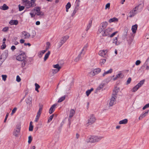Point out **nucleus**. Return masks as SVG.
<instances>
[{
  "label": "nucleus",
  "mask_w": 149,
  "mask_h": 149,
  "mask_svg": "<svg viewBox=\"0 0 149 149\" xmlns=\"http://www.w3.org/2000/svg\"><path fill=\"white\" fill-rule=\"evenodd\" d=\"M112 31V29L110 28H108L105 30H103L101 28H99L97 31V33L98 34L101 33L102 36L103 37H109Z\"/></svg>",
  "instance_id": "1"
},
{
  "label": "nucleus",
  "mask_w": 149,
  "mask_h": 149,
  "mask_svg": "<svg viewBox=\"0 0 149 149\" xmlns=\"http://www.w3.org/2000/svg\"><path fill=\"white\" fill-rule=\"evenodd\" d=\"M103 138V137L100 136H91L88 139V141L93 143L97 142L100 141Z\"/></svg>",
  "instance_id": "2"
},
{
  "label": "nucleus",
  "mask_w": 149,
  "mask_h": 149,
  "mask_svg": "<svg viewBox=\"0 0 149 149\" xmlns=\"http://www.w3.org/2000/svg\"><path fill=\"white\" fill-rule=\"evenodd\" d=\"M36 0H31L30 1H28L25 4V6L27 8H32L35 7L36 6L35 3Z\"/></svg>",
  "instance_id": "3"
},
{
  "label": "nucleus",
  "mask_w": 149,
  "mask_h": 149,
  "mask_svg": "<svg viewBox=\"0 0 149 149\" xmlns=\"http://www.w3.org/2000/svg\"><path fill=\"white\" fill-rule=\"evenodd\" d=\"M96 120L95 118L93 115H91L89 117L88 122L86 124V126L87 127L92 125L95 122Z\"/></svg>",
  "instance_id": "4"
},
{
  "label": "nucleus",
  "mask_w": 149,
  "mask_h": 149,
  "mask_svg": "<svg viewBox=\"0 0 149 149\" xmlns=\"http://www.w3.org/2000/svg\"><path fill=\"white\" fill-rule=\"evenodd\" d=\"M20 125L17 124L16 126V129L13 132V134L15 136L17 137L18 136L20 131Z\"/></svg>",
  "instance_id": "5"
},
{
  "label": "nucleus",
  "mask_w": 149,
  "mask_h": 149,
  "mask_svg": "<svg viewBox=\"0 0 149 149\" xmlns=\"http://www.w3.org/2000/svg\"><path fill=\"white\" fill-rule=\"evenodd\" d=\"M26 56L25 54L23 52L18 55L16 57V59L19 61H23L26 59Z\"/></svg>",
  "instance_id": "6"
},
{
  "label": "nucleus",
  "mask_w": 149,
  "mask_h": 149,
  "mask_svg": "<svg viewBox=\"0 0 149 149\" xmlns=\"http://www.w3.org/2000/svg\"><path fill=\"white\" fill-rule=\"evenodd\" d=\"M101 71V69L98 68L92 70L89 73V74L90 76H93L99 73Z\"/></svg>",
  "instance_id": "7"
},
{
  "label": "nucleus",
  "mask_w": 149,
  "mask_h": 149,
  "mask_svg": "<svg viewBox=\"0 0 149 149\" xmlns=\"http://www.w3.org/2000/svg\"><path fill=\"white\" fill-rule=\"evenodd\" d=\"M69 36H65L63 37L61 39L60 42L59 43V47H61L62 45L69 38Z\"/></svg>",
  "instance_id": "8"
},
{
  "label": "nucleus",
  "mask_w": 149,
  "mask_h": 149,
  "mask_svg": "<svg viewBox=\"0 0 149 149\" xmlns=\"http://www.w3.org/2000/svg\"><path fill=\"white\" fill-rule=\"evenodd\" d=\"M117 97L113 96L112 95L110 99V102L109 103V106L110 107L112 106L116 103V99Z\"/></svg>",
  "instance_id": "9"
},
{
  "label": "nucleus",
  "mask_w": 149,
  "mask_h": 149,
  "mask_svg": "<svg viewBox=\"0 0 149 149\" xmlns=\"http://www.w3.org/2000/svg\"><path fill=\"white\" fill-rule=\"evenodd\" d=\"M30 36V34L25 31H23L22 33L21 38L23 39H27L29 38Z\"/></svg>",
  "instance_id": "10"
},
{
  "label": "nucleus",
  "mask_w": 149,
  "mask_h": 149,
  "mask_svg": "<svg viewBox=\"0 0 149 149\" xmlns=\"http://www.w3.org/2000/svg\"><path fill=\"white\" fill-rule=\"evenodd\" d=\"M143 7V5L142 3H140L137 6H136L134 8L136 10L138 13L141 11Z\"/></svg>",
  "instance_id": "11"
},
{
  "label": "nucleus",
  "mask_w": 149,
  "mask_h": 149,
  "mask_svg": "<svg viewBox=\"0 0 149 149\" xmlns=\"http://www.w3.org/2000/svg\"><path fill=\"white\" fill-rule=\"evenodd\" d=\"M138 12L134 8L132 10L130 11L129 13V17H134Z\"/></svg>",
  "instance_id": "12"
},
{
  "label": "nucleus",
  "mask_w": 149,
  "mask_h": 149,
  "mask_svg": "<svg viewBox=\"0 0 149 149\" xmlns=\"http://www.w3.org/2000/svg\"><path fill=\"white\" fill-rule=\"evenodd\" d=\"M107 24L108 23L107 22H103L100 24L99 28H101L102 29L104 30L106 28Z\"/></svg>",
  "instance_id": "13"
},
{
  "label": "nucleus",
  "mask_w": 149,
  "mask_h": 149,
  "mask_svg": "<svg viewBox=\"0 0 149 149\" xmlns=\"http://www.w3.org/2000/svg\"><path fill=\"white\" fill-rule=\"evenodd\" d=\"M39 109L37 113V116H40L41 114L42 110L43 105L41 104H39Z\"/></svg>",
  "instance_id": "14"
},
{
  "label": "nucleus",
  "mask_w": 149,
  "mask_h": 149,
  "mask_svg": "<svg viewBox=\"0 0 149 149\" xmlns=\"http://www.w3.org/2000/svg\"><path fill=\"white\" fill-rule=\"evenodd\" d=\"M107 52V50H101L99 52L98 54L101 56H104L106 55V54Z\"/></svg>",
  "instance_id": "15"
},
{
  "label": "nucleus",
  "mask_w": 149,
  "mask_h": 149,
  "mask_svg": "<svg viewBox=\"0 0 149 149\" xmlns=\"http://www.w3.org/2000/svg\"><path fill=\"white\" fill-rule=\"evenodd\" d=\"M32 98L30 96H29L27 99L26 100V103L29 105V106L31 107V104Z\"/></svg>",
  "instance_id": "16"
},
{
  "label": "nucleus",
  "mask_w": 149,
  "mask_h": 149,
  "mask_svg": "<svg viewBox=\"0 0 149 149\" xmlns=\"http://www.w3.org/2000/svg\"><path fill=\"white\" fill-rule=\"evenodd\" d=\"M119 91V88H115L113 91V93L112 94V95L113 96L117 97L116 95H117V94Z\"/></svg>",
  "instance_id": "17"
},
{
  "label": "nucleus",
  "mask_w": 149,
  "mask_h": 149,
  "mask_svg": "<svg viewBox=\"0 0 149 149\" xmlns=\"http://www.w3.org/2000/svg\"><path fill=\"white\" fill-rule=\"evenodd\" d=\"M104 87V84H101L99 86L97 87V88L96 89L95 91V93H97L101 89H102Z\"/></svg>",
  "instance_id": "18"
},
{
  "label": "nucleus",
  "mask_w": 149,
  "mask_h": 149,
  "mask_svg": "<svg viewBox=\"0 0 149 149\" xmlns=\"http://www.w3.org/2000/svg\"><path fill=\"white\" fill-rule=\"evenodd\" d=\"M75 111L72 109H71L70 111V114L69 116V118H71L73 117L74 114L75 113Z\"/></svg>",
  "instance_id": "19"
},
{
  "label": "nucleus",
  "mask_w": 149,
  "mask_h": 149,
  "mask_svg": "<svg viewBox=\"0 0 149 149\" xmlns=\"http://www.w3.org/2000/svg\"><path fill=\"white\" fill-rule=\"evenodd\" d=\"M56 106V104H54L52 106L49 110V112L50 114L54 112L55 110V107Z\"/></svg>",
  "instance_id": "20"
},
{
  "label": "nucleus",
  "mask_w": 149,
  "mask_h": 149,
  "mask_svg": "<svg viewBox=\"0 0 149 149\" xmlns=\"http://www.w3.org/2000/svg\"><path fill=\"white\" fill-rule=\"evenodd\" d=\"M9 24H10L11 25H17L18 24V21L17 20H11L9 22Z\"/></svg>",
  "instance_id": "21"
},
{
  "label": "nucleus",
  "mask_w": 149,
  "mask_h": 149,
  "mask_svg": "<svg viewBox=\"0 0 149 149\" xmlns=\"http://www.w3.org/2000/svg\"><path fill=\"white\" fill-rule=\"evenodd\" d=\"M137 25L136 24H135L134 25H133L132 28V32L133 33H135L136 32V31L137 29Z\"/></svg>",
  "instance_id": "22"
},
{
  "label": "nucleus",
  "mask_w": 149,
  "mask_h": 149,
  "mask_svg": "<svg viewBox=\"0 0 149 149\" xmlns=\"http://www.w3.org/2000/svg\"><path fill=\"white\" fill-rule=\"evenodd\" d=\"M145 68H146V69L147 70H149V66L148 65V64L147 65H145V63H144L143 65H142L141 68L142 70H143Z\"/></svg>",
  "instance_id": "23"
},
{
  "label": "nucleus",
  "mask_w": 149,
  "mask_h": 149,
  "mask_svg": "<svg viewBox=\"0 0 149 149\" xmlns=\"http://www.w3.org/2000/svg\"><path fill=\"white\" fill-rule=\"evenodd\" d=\"M92 20L90 19L89 22L88 24L87 25L86 29V31H88L89 29L91 28L92 26Z\"/></svg>",
  "instance_id": "24"
},
{
  "label": "nucleus",
  "mask_w": 149,
  "mask_h": 149,
  "mask_svg": "<svg viewBox=\"0 0 149 149\" xmlns=\"http://www.w3.org/2000/svg\"><path fill=\"white\" fill-rule=\"evenodd\" d=\"M50 54V51H48V52L46 54L44 59V61H46V60L47 59Z\"/></svg>",
  "instance_id": "25"
},
{
  "label": "nucleus",
  "mask_w": 149,
  "mask_h": 149,
  "mask_svg": "<svg viewBox=\"0 0 149 149\" xmlns=\"http://www.w3.org/2000/svg\"><path fill=\"white\" fill-rule=\"evenodd\" d=\"M78 7L79 6H77V5L75 8L74 9L73 11V13H72V17H73L74 16V15H75L76 13H77V11L78 10Z\"/></svg>",
  "instance_id": "26"
},
{
  "label": "nucleus",
  "mask_w": 149,
  "mask_h": 149,
  "mask_svg": "<svg viewBox=\"0 0 149 149\" xmlns=\"http://www.w3.org/2000/svg\"><path fill=\"white\" fill-rule=\"evenodd\" d=\"M71 4L70 2H68L65 6V8H66V11L67 12H68V9H69L71 7Z\"/></svg>",
  "instance_id": "27"
},
{
  "label": "nucleus",
  "mask_w": 149,
  "mask_h": 149,
  "mask_svg": "<svg viewBox=\"0 0 149 149\" xmlns=\"http://www.w3.org/2000/svg\"><path fill=\"white\" fill-rule=\"evenodd\" d=\"M145 80L144 79L142 80L141 81L136 85L139 88L142 86Z\"/></svg>",
  "instance_id": "28"
},
{
  "label": "nucleus",
  "mask_w": 149,
  "mask_h": 149,
  "mask_svg": "<svg viewBox=\"0 0 149 149\" xmlns=\"http://www.w3.org/2000/svg\"><path fill=\"white\" fill-rule=\"evenodd\" d=\"M128 122V120L127 119H125L122 120H120L119 122V124H126Z\"/></svg>",
  "instance_id": "29"
},
{
  "label": "nucleus",
  "mask_w": 149,
  "mask_h": 149,
  "mask_svg": "<svg viewBox=\"0 0 149 149\" xmlns=\"http://www.w3.org/2000/svg\"><path fill=\"white\" fill-rule=\"evenodd\" d=\"M118 19L116 17H113L112 18L110 19L109 20V23H111L112 22H115L118 21Z\"/></svg>",
  "instance_id": "30"
},
{
  "label": "nucleus",
  "mask_w": 149,
  "mask_h": 149,
  "mask_svg": "<svg viewBox=\"0 0 149 149\" xmlns=\"http://www.w3.org/2000/svg\"><path fill=\"white\" fill-rule=\"evenodd\" d=\"M8 6H7V5L5 4H3V5L2 6L1 8V9L3 10H7L8 9Z\"/></svg>",
  "instance_id": "31"
},
{
  "label": "nucleus",
  "mask_w": 149,
  "mask_h": 149,
  "mask_svg": "<svg viewBox=\"0 0 149 149\" xmlns=\"http://www.w3.org/2000/svg\"><path fill=\"white\" fill-rule=\"evenodd\" d=\"M112 72V70L111 69H110L109 70L107 71H106L104 72V73L103 74L102 76L103 77L104 76L108 74L111 73Z\"/></svg>",
  "instance_id": "32"
},
{
  "label": "nucleus",
  "mask_w": 149,
  "mask_h": 149,
  "mask_svg": "<svg viewBox=\"0 0 149 149\" xmlns=\"http://www.w3.org/2000/svg\"><path fill=\"white\" fill-rule=\"evenodd\" d=\"M93 90V88H91L90 89L88 90L86 92V94L87 96H88L91 92Z\"/></svg>",
  "instance_id": "33"
},
{
  "label": "nucleus",
  "mask_w": 149,
  "mask_h": 149,
  "mask_svg": "<svg viewBox=\"0 0 149 149\" xmlns=\"http://www.w3.org/2000/svg\"><path fill=\"white\" fill-rule=\"evenodd\" d=\"M32 121L30 122V123L29 126V130L30 131H32L33 130V126L32 125Z\"/></svg>",
  "instance_id": "34"
},
{
  "label": "nucleus",
  "mask_w": 149,
  "mask_h": 149,
  "mask_svg": "<svg viewBox=\"0 0 149 149\" xmlns=\"http://www.w3.org/2000/svg\"><path fill=\"white\" fill-rule=\"evenodd\" d=\"M113 43H115L116 45H118L119 44V43L117 42L118 39L117 37H115L113 39Z\"/></svg>",
  "instance_id": "35"
},
{
  "label": "nucleus",
  "mask_w": 149,
  "mask_h": 149,
  "mask_svg": "<svg viewBox=\"0 0 149 149\" xmlns=\"http://www.w3.org/2000/svg\"><path fill=\"white\" fill-rule=\"evenodd\" d=\"M139 88L136 85L132 89V92H135Z\"/></svg>",
  "instance_id": "36"
},
{
  "label": "nucleus",
  "mask_w": 149,
  "mask_h": 149,
  "mask_svg": "<svg viewBox=\"0 0 149 149\" xmlns=\"http://www.w3.org/2000/svg\"><path fill=\"white\" fill-rule=\"evenodd\" d=\"M53 67L54 68L58 69V70H59L61 68V67L59 66V65L58 64H57L56 65H53Z\"/></svg>",
  "instance_id": "37"
},
{
  "label": "nucleus",
  "mask_w": 149,
  "mask_h": 149,
  "mask_svg": "<svg viewBox=\"0 0 149 149\" xmlns=\"http://www.w3.org/2000/svg\"><path fill=\"white\" fill-rule=\"evenodd\" d=\"M47 50H43L40 51L39 54V56L40 58H41L42 55L44 54L46 51Z\"/></svg>",
  "instance_id": "38"
},
{
  "label": "nucleus",
  "mask_w": 149,
  "mask_h": 149,
  "mask_svg": "<svg viewBox=\"0 0 149 149\" xmlns=\"http://www.w3.org/2000/svg\"><path fill=\"white\" fill-rule=\"evenodd\" d=\"M35 86L36 87L35 90L38 92H39L38 89L40 88V86L37 84L35 83Z\"/></svg>",
  "instance_id": "39"
},
{
  "label": "nucleus",
  "mask_w": 149,
  "mask_h": 149,
  "mask_svg": "<svg viewBox=\"0 0 149 149\" xmlns=\"http://www.w3.org/2000/svg\"><path fill=\"white\" fill-rule=\"evenodd\" d=\"M106 61L105 59H101L100 60V63L101 65H103Z\"/></svg>",
  "instance_id": "40"
},
{
  "label": "nucleus",
  "mask_w": 149,
  "mask_h": 149,
  "mask_svg": "<svg viewBox=\"0 0 149 149\" xmlns=\"http://www.w3.org/2000/svg\"><path fill=\"white\" fill-rule=\"evenodd\" d=\"M84 53L85 52H82L81 51V53L78 55V56L81 59L82 57L84 55Z\"/></svg>",
  "instance_id": "41"
},
{
  "label": "nucleus",
  "mask_w": 149,
  "mask_h": 149,
  "mask_svg": "<svg viewBox=\"0 0 149 149\" xmlns=\"http://www.w3.org/2000/svg\"><path fill=\"white\" fill-rule=\"evenodd\" d=\"M124 77V75L121 73H119L117 75V77L118 78H123Z\"/></svg>",
  "instance_id": "42"
},
{
  "label": "nucleus",
  "mask_w": 149,
  "mask_h": 149,
  "mask_svg": "<svg viewBox=\"0 0 149 149\" xmlns=\"http://www.w3.org/2000/svg\"><path fill=\"white\" fill-rule=\"evenodd\" d=\"M65 96H63L61 97V98L59 99L58 100V102H62L63 100H65Z\"/></svg>",
  "instance_id": "43"
},
{
  "label": "nucleus",
  "mask_w": 149,
  "mask_h": 149,
  "mask_svg": "<svg viewBox=\"0 0 149 149\" xmlns=\"http://www.w3.org/2000/svg\"><path fill=\"white\" fill-rule=\"evenodd\" d=\"M148 113V110H147L144 113L142 114L141 115L142 118H143L146 116Z\"/></svg>",
  "instance_id": "44"
},
{
  "label": "nucleus",
  "mask_w": 149,
  "mask_h": 149,
  "mask_svg": "<svg viewBox=\"0 0 149 149\" xmlns=\"http://www.w3.org/2000/svg\"><path fill=\"white\" fill-rule=\"evenodd\" d=\"M34 10H36L37 12L40 11V7H35Z\"/></svg>",
  "instance_id": "45"
},
{
  "label": "nucleus",
  "mask_w": 149,
  "mask_h": 149,
  "mask_svg": "<svg viewBox=\"0 0 149 149\" xmlns=\"http://www.w3.org/2000/svg\"><path fill=\"white\" fill-rule=\"evenodd\" d=\"M19 11H21L24 9V7L23 6H20V5L19 4Z\"/></svg>",
  "instance_id": "46"
},
{
  "label": "nucleus",
  "mask_w": 149,
  "mask_h": 149,
  "mask_svg": "<svg viewBox=\"0 0 149 149\" xmlns=\"http://www.w3.org/2000/svg\"><path fill=\"white\" fill-rule=\"evenodd\" d=\"M6 47L5 42H3V44L1 46V49H5Z\"/></svg>",
  "instance_id": "47"
},
{
  "label": "nucleus",
  "mask_w": 149,
  "mask_h": 149,
  "mask_svg": "<svg viewBox=\"0 0 149 149\" xmlns=\"http://www.w3.org/2000/svg\"><path fill=\"white\" fill-rule=\"evenodd\" d=\"M8 29L9 27H6L3 28L2 30V31L3 32H6L8 31Z\"/></svg>",
  "instance_id": "48"
},
{
  "label": "nucleus",
  "mask_w": 149,
  "mask_h": 149,
  "mask_svg": "<svg viewBox=\"0 0 149 149\" xmlns=\"http://www.w3.org/2000/svg\"><path fill=\"white\" fill-rule=\"evenodd\" d=\"M50 45V44L49 42H47L46 43V50L47 49H48L49 48Z\"/></svg>",
  "instance_id": "49"
},
{
  "label": "nucleus",
  "mask_w": 149,
  "mask_h": 149,
  "mask_svg": "<svg viewBox=\"0 0 149 149\" xmlns=\"http://www.w3.org/2000/svg\"><path fill=\"white\" fill-rule=\"evenodd\" d=\"M32 139L31 136H30L28 137V143H30L32 141Z\"/></svg>",
  "instance_id": "50"
},
{
  "label": "nucleus",
  "mask_w": 149,
  "mask_h": 149,
  "mask_svg": "<svg viewBox=\"0 0 149 149\" xmlns=\"http://www.w3.org/2000/svg\"><path fill=\"white\" fill-rule=\"evenodd\" d=\"M148 107H149V103L145 105L143 108V109L145 110Z\"/></svg>",
  "instance_id": "51"
},
{
  "label": "nucleus",
  "mask_w": 149,
  "mask_h": 149,
  "mask_svg": "<svg viewBox=\"0 0 149 149\" xmlns=\"http://www.w3.org/2000/svg\"><path fill=\"white\" fill-rule=\"evenodd\" d=\"M54 116V115H52L49 118L48 120V122H50L52 119V118Z\"/></svg>",
  "instance_id": "52"
},
{
  "label": "nucleus",
  "mask_w": 149,
  "mask_h": 149,
  "mask_svg": "<svg viewBox=\"0 0 149 149\" xmlns=\"http://www.w3.org/2000/svg\"><path fill=\"white\" fill-rule=\"evenodd\" d=\"M110 7V3H108L105 6V9H106L107 8L109 9Z\"/></svg>",
  "instance_id": "53"
},
{
  "label": "nucleus",
  "mask_w": 149,
  "mask_h": 149,
  "mask_svg": "<svg viewBox=\"0 0 149 149\" xmlns=\"http://www.w3.org/2000/svg\"><path fill=\"white\" fill-rule=\"evenodd\" d=\"M2 79L4 81H5L6 80L7 78V75H2Z\"/></svg>",
  "instance_id": "54"
},
{
  "label": "nucleus",
  "mask_w": 149,
  "mask_h": 149,
  "mask_svg": "<svg viewBox=\"0 0 149 149\" xmlns=\"http://www.w3.org/2000/svg\"><path fill=\"white\" fill-rule=\"evenodd\" d=\"M17 108L16 107L14 108L13 110H12V113H11V115H13L16 111L17 110Z\"/></svg>",
  "instance_id": "55"
},
{
  "label": "nucleus",
  "mask_w": 149,
  "mask_h": 149,
  "mask_svg": "<svg viewBox=\"0 0 149 149\" xmlns=\"http://www.w3.org/2000/svg\"><path fill=\"white\" fill-rule=\"evenodd\" d=\"M21 78L19 76L17 75L16 77V81L18 82H19L21 81Z\"/></svg>",
  "instance_id": "56"
},
{
  "label": "nucleus",
  "mask_w": 149,
  "mask_h": 149,
  "mask_svg": "<svg viewBox=\"0 0 149 149\" xmlns=\"http://www.w3.org/2000/svg\"><path fill=\"white\" fill-rule=\"evenodd\" d=\"M118 33L117 31H116L115 32H113L112 34H111L109 36L111 38L114 35H115L117 33Z\"/></svg>",
  "instance_id": "57"
},
{
  "label": "nucleus",
  "mask_w": 149,
  "mask_h": 149,
  "mask_svg": "<svg viewBox=\"0 0 149 149\" xmlns=\"http://www.w3.org/2000/svg\"><path fill=\"white\" fill-rule=\"evenodd\" d=\"M141 63V61L139 60H138L136 61L135 63V64L136 65H139Z\"/></svg>",
  "instance_id": "58"
},
{
  "label": "nucleus",
  "mask_w": 149,
  "mask_h": 149,
  "mask_svg": "<svg viewBox=\"0 0 149 149\" xmlns=\"http://www.w3.org/2000/svg\"><path fill=\"white\" fill-rule=\"evenodd\" d=\"M131 79L130 77H129L128 78L127 81V84H130L131 81Z\"/></svg>",
  "instance_id": "59"
},
{
  "label": "nucleus",
  "mask_w": 149,
  "mask_h": 149,
  "mask_svg": "<svg viewBox=\"0 0 149 149\" xmlns=\"http://www.w3.org/2000/svg\"><path fill=\"white\" fill-rule=\"evenodd\" d=\"M58 69H55L53 70V73L54 74H55L58 72L59 70H58Z\"/></svg>",
  "instance_id": "60"
},
{
  "label": "nucleus",
  "mask_w": 149,
  "mask_h": 149,
  "mask_svg": "<svg viewBox=\"0 0 149 149\" xmlns=\"http://www.w3.org/2000/svg\"><path fill=\"white\" fill-rule=\"evenodd\" d=\"M40 117V116L36 115V116L35 118V122H37L39 120Z\"/></svg>",
  "instance_id": "61"
},
{
  "label": "nucleus",
  "mask_w": 149,
  "mask_h": 149,
  "mask_svg": "<svg viewBox=\"0 0 149 149\" xmlns=\"http://www.w3.org/2000/svg\"><path fill=\"white\" fill-rule=\"evenodd\" d=\"M80 59H81L80 58H79V57H78V56H77L75 59L74 61L76 62H77Z\"/></svg>",
  "instance_id": "62"
},
{
  "label": "nucleus",
  "mask_w": 149,
  "mask_h": 149,
  "mask_svg": "<svg viewBox=\"0 0 149 149\" xmlns=\"http://www.w3.org/2000/svg\"><path fill=\"white\" fill-rule=\"evenodd\" d=\"M87 47V46L86 45L84 46V47H83V49H82L81 51L82 52H84V51L86 49Z\"/></svg>",
  "instance_id": "63"
},
{
  "label": "nucleus",
  "mask_w": 149,
  "mask_h": 149,
  "mask_svg": "<svg viewBox=\"0 0 149 149\" xmlns=\"http://www.w3.org/2000/svg\"><path fill=\"white\" fill-rule=\"evenodd\" d=\"M11 49L13 51L14 50L16 49V47L15 46L13 45L11 46Z\"/></svg>",
  "instance_id": "64"
}]
</instances>
